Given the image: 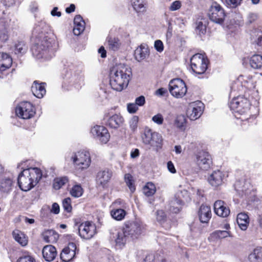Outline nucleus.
<instances>
[{"label": "nucleus", "instance_id": "nucleus-1", "mask_svg": "<svg viewBox=\"0 0 262 262\" xmlns=\"http://www.w3.org/2000/svg\"><path fill=\"white\" fill-rule=\"evenodd\" d=\"M132 76L130 67H113L110 72V84L116 91H121L127 87Z\"/></svg>", "mask_w": 262, "mask_h": 262}, {"label": "nucleus", "instance_id": "nucleus-2", "mask_svg": "<svg viewBox=\"0 0 262 262\" xmlns=\"http://www.w3.org/2000/svg\"><path fill=\"white\" fill-rule=\"evenodd\" d=\"M42 176V172L38 168L24 169L18 177V186L23 191H29L38 183Z\"/></svg>", "mask_w": 262, "mask_h": 262}, {"label": "nucleus", "instance_id": "nucleus-3", "mask_svg": "<svg viewBox=\"0 0 262 262\" xmlns=\"http://www.w3.org/2000/svg\"><path fill=\"white\" fill-rule=\"evenodd\" d=\"M50 26L45 21L37 23L32 31L33 36L35 37L36 41L44 40L47 48L52 47L54 40L49 36L50 35Z\"/></svg>", "mask_w": 262, "mask_h": 262}, {"label": "nucleus", "instance_id": "nucleus-4", "mask_svg": "<svg viewBox=\"0 0 262 262\" xmlns=\"http://www.w3.org/2000/svg\"><path fill=\"white\" fill-rule=\"evenodd\" d=\"M71 159L76 168L80 170L87 169L91 163L90 154L85 150L75 153Z\"/></svg>", "mask_w": 262, "mask_h": 262}, {"label": "nucleus", "instance_id": "nucleus-5", "mask_svg": "<svg viewBox=\"0 0 262 262\" xmlns=\"http://www.w3.org/2000/svg\"><path fill=\"white\" fill-rule=\"evenodd\" d=\"M169 91L175 98H181L186 94L187 88L184 81L180 78L171 80L169 83Z\"/></svg>", "mask_w": 262, "mask_h": 262}, {"label": "nucleus", "instance_id": "nucleus-6", "mask_svg": "<svg viewBox=\"0 0 262 262\" xmlns=\"http://www.w3.org/2000/svg\"><path fill=\"white\" fill-rule=\"evenodd\" d=\"M208 15L209 19L212 21L218 24H222L226 16L224 9L216 2H213L211 4L209 9Z\"/></svg>", "mask_w": 262, "mask_h": 262}, {"label": "nucleus", "instance_id": "nucleus-7", "mask_svg": "<svg viewBox=\"0 0 262 262\" xmlns=\"http://www.w3.org/2000/svg\"><path fill=\"white\" fill-rule=\"evenodd\" d=\"M250 103L249 100L243 96L234 97L230 102V108L235 113L244 115L249 112Z\"/></svg>", "mask_w": 262, "mask_h": 262}, {"label": "nucleus", "instance_id": "nucleus-8", "mask_svg": "<svg viewBox=\"0 0 262 262\" xmlns=\"http://www.w3.org/2000/svg\"><path fill=\"white\" fill-rule=\"evenodd\" d=\"M188 197L187 190L184 189L178 191L169 203V210L174 213L179 212L185 201H187Z\"/></svg>", "mask_w": 262, "mask_h": 262}, {"label": "nucleus", "instance_id": "nucleus-9", "mask_svg": "<svg viewBox=\"0 0 262 262\" xmlns=\"http://www.w3.org/2000/svg\"><path fill=\"white\" fill-rule=\"evenodd\" d=\"M36 42L31 49L33 56L38 59L44 58L45 60H48L50 59L51 56H48V55L52 52L51 49L52 47L47 48L44 40Z\"/></svg>", "mask_w": 262, "mask_h": 262}, {"label": "nucleus", "instance_id": "nucleus-10", "mask_svg": "<svg viewBox=\"0 0 262 262\" xmlns=\"http://www.w3.org/2000/svg\"><path fill=\"white\" fill-rule=\"evenodd\" d=\"M17 116L24 119H28L35 114L32 104L29 102H22L16 108Z\"/></svg>", "mask_w": 262, "mask_h": 262}, {"label": "nucleus", "instance_id": "nucleus-11", "mask_svg": "<svg viewBox=\"0 0 262 262\" xmlns=\"http://www.w3.org/2000/svg\"><path fill=\"white\" fill-rule=\"evenodd\" d=\"M78 232L81 238L89 239L96 234V227L90 222L82 223L78 226Z\"/></svg>", "mask_w": 262, "mask_h": 262}, {"label": "nucleus", "instance_id": "nucleus-12", "mask_svg": "<svg viewBox=\"0 0 262 262\" xmlns=\"http://www.w3.org/2000/svg\"><path fill=\"white\" fill-rule=\"evenodd\" d=\"M129 238L135 239L141 234L142 226L138 222H132L126 223L123 228Z\"/></svg>", "mask_w": 262, "mask_h": 262}, {"label": "nucleus", "instance_id": "nucleus-13", "mask_svg": "<svg viewBox=\"0 0 262 262\" xmlns=\"http://www.w3.org/2000/svg\"><path fill=\"white\" fill-rule=\"evenodd\" d=\"M94 138L102 144H106L110 140V135L107 129L103 126L96 125L91 129Z\"/></svg>", "mask_w": 262, "mask_h": 262}, {"label": "nucleus", "instance_id": "nucleus-14", "mask_svg": "<svg viewBox=\"0 0 262 262\" xmlns=\"http://www.w3.org/2000/svg\"><path fill=\"white\" fill-rule=\"evenodd\" d=\"M78 251L76 244L74 243H70L62 249L60 255V259L63 262H70L74 258Z\"/></svg>", "mask_w": 262, "mask_h": 262}, {"label": "nucleus", "instance_id": "nucleus-15", "mask_svg": "<svg viewBox=\"0 0 262 262\" xmlns=\"http://www.w3.org/2000/svg\"><path fill=\"white\" fill-rule=\"evenodd\" d=\"M112 172L108 169H102L99 171L96 177L97 185L103 188L107 187L112 177Z\"/></svg>", "mask_w": 262, "mask_h": 262}, {"label": "nucleus", "instance_id": "nucleus-16", "mask_svg": "<svg viewBox=\"0 0 262 262\" xmlns=\"http://www.w3.org/2000/svg\"><path fill=\"white\" fill-rule=\"evenodd\" d=\"M196 162L201 169L207 170L211 163V156L207 151H200L196 155Z\"/></svg>", "mask_w": 262, "mask_h": 262}, {"label": "nucleus", "instance_id": "nucleus-17", "mask_svg": "<svg viewBox=\"0 0 262 262\" xmlns=\"http://www.w3.org/2000/svg\"><path fill=\"white\" fill-rule=\"evenodd\" d=\"M203 104L201 102H193L189 105L187 114L191 120H195L202 115L203 112Z\"/></svg>", "mask_w": 262, "mask_h": 262}, {"label": "nucleus", "instance_id": "nucleus-18", "mask_svg": "<svg viewBox=\"0 0 262 262\" xmlns=\"http://www.w3.org/2000/svg\"><path fill=\"white\" fill-rule=\"evenodd\" d=\"M111 238L115 241L116 246L119 248L124 247L129 239L123 228L112 233Z\"/></svg>", "mask_w": 262, "mask_h": 262}, {"label": "nucleus", "instance_id": "nucleus-19", "mask_svg": "<svg viewBox=\"0 0 262 262\" xmlns=\"http://www.w3.org/2000/svg\"><path fill=\"white\" fill-rule=\"evenodd\" d=\"M213 209L215 213L222 217L228 216L230 212L229 208L225 205V202L222 200H217L214 202Z\"/></svg>", "mask_w": 262, "mask_h": 262}, {"label": "nucleus", "instance_id": "nucleus-20", "mask_svg": "<svg viewBox=\"0 0 262 262\" xmlns=\"http://www.w3.org/2000/svg\"><path fill=\"white\" fill-rule=\"evenodd\" d=\"M106 124L112 128L117 129L122 126L124 122L123 117L120 114H114L108 118L106 117Z\"/></svg>", "mask_w": 262, "mask_h": 262}, {"label": "nucleus", "instance_id": "nucleus-21", "mask_svg": "<svg viewBox=\"0 0 262 262\" xmlns=\"http://www.w3.org/2000/svg\"><path fill=\"white\" fill-rule=\"evenodd\" d=\"M135 59L138 61L146 59L149 55V49L146 44H141L135 51Z\"/></svg>", "mask_w": 262, "mask_h": 262}, {"label": "nucleus", "instance_id": "nucleus-22", "mask_svg": "<svg viewBox=\"0 0 262 262\" xmlns=\"http://www.w3.org/2000/svg\"><path fill=\"white\" fill-rule=\"evenodd\" d=\"M200 221L203 223H207L211 217V208L209 206L202 204L198 211Z\"/></svg>", "mask_w": 262, "mask_h": 262}, {"label": "nucleus", "instance_id": "nucleus-23", "mask_svg": "<svg viewBox=\"0 0 262 262\" xmlns=\"http://www.w3.org/2000/svg\"><path fill=\"white\" fill-rule=\"evenodd\" d=\"M224 174L220 170L214 171L208 178V182L211 185L216 187L221 185L223 182Z\"/></svg>", "mask_w": 262, "mask_h": 262}, {"label": "nucleus", "instance_id": "nucleus-24", "mask_svg": "<svg viewBox=\"0 0 262 262\" xmlns=\"http://www.w3.org/2000/svg\"><path fill=\"white\" fill-rule=\"evenodd\" d=\"M42 254L46 261H53L57 256L56 249L51 245L46 246L42 249Z\"/></svg>", "mask_w": 262, "mask_h": 262}, {"label": "nucleus", "instance_id": "nucleus-25", "mask_svg": "<svg viewBox=\"0 0 262 262\" xmlns=\"http://www.w3.org/2000/svg\"><path fill=\"white\" fill-rule=\"evenodd\" d=\"M190 66H208L209 60L205 53H196L190 58Z\"/></svg>", "mask_w": 262, "mask_h": 262}, {"label": "nucleus", "instance_id": "nucleus-26", "mask_svg": "<svg viewBox=\"0 0 262 262\" xmlns=\"http://www.w3.org/2000/svg\"><path fill=\"white\" fill-rule=\"evenodd\" d=\"M74 23L73 33L75 35H79L85 29V22L81 15H77L75 16Z\"/></svg>", "mask_w": 262, "mask_h": 262}, {"label": "nucleus", "instance_id": "nucleus-27", "mask_svg": "<svg viewBox=\"0 0 262 262\" xmlns=\"http://www.w3.org/2000/svg\"><path fill=\"white\" fill-rule=\"evenodd\" d=\"M45 83H39L37 81H34L31 87V91L33 95L38 98H41L46 94V91L45 88Z\"/></svg>", "mask_w": 262, "mask_h": 262}, {"label": "nucleus", "instance_id": "nucleus-28", "mask_svg": "<svg viewBox=\"0 0 262 262\" xmlns=\"http://www.w3.org/2000/svg\"><path fill=\"white\" fill-rule=\"evenodd\" d=\"M237 223L242 230H246L249 223V218L247 213L241 212L237 214Z\"/></svg>", "mask_w": 262, "mask_h": 262}, {"label": "nucleus", "instance_id": "nucleus-29", "mask_svg": "<svg viewBox=\"0 0 262 262\" xmlns=\"http://www.w3.org/2000/svg\"><path fill=\"white\" fill-rule=\"evenodd\" d=\"M249 262H262V247H257L249 254Z\"/></svg>", "mask_w": 262, "mask_h": 262}, {"label": "nucleus", "instance_id": "nucleus-30", "mask_svg": "<svg viewBox=\"0 0 262 262\" xmlns=\"http://www.w3.org/2000/svg\"><path fill=\"white\" fill-rule=\"evenodd\" d=\"M132 6L134 10L139 15L146 11L147 3L146 0H132Z\"/></svg>", "mask_w": 262, "mask_h": 262}, {"label": "nucleus", "instance_id": "nucleus-31", "mask_svg": "<svg viewBox=\"0 0 262 262\" xmlns=\"http://www.w3.org/2000/svg\"><path fill=\"white\" fill-rule=\"evenodd\" d=\"M42 237L46 243H56L59 237L58 234L54 230H48L42 233Z\"/></svg>", "mask_w": 262, "mask_h": 262}, {"label": "nucleus", "instance_id": "nucleus-32", "mask_svg": "<svg viewBox=\"0 0 262 262\" xmlns=\"http://www.w3.org/2000/svg\"><path fill=\"white\" fill-rule=\"evenodd\" d=\"M13 181L10 178L4 177L0 180V190L8 192L11 190Z\"/></svg>", "mask_w": 262, "mask_h": 262}, {"label": "nucleus", "instance_id": "nucleus-33", "mask_svg": "<svg viewBox=\"0 0 262 262\" xmlns=\"http://www.w3.org/2000/svg\"><path fill=\"white\" fill-rule=\"evenodd\" d=\"M13 236L15 240L22 246H25L28 244V239L24 233L19 230H14L13 233Z\"/></svg>", "mask_w": 262, "mask_h": 262}, {"label": "nucleus", "instance_id": "nucleus-34", "mask_svg": "<svg viewBox=\"0 0 262 262\" xmlns=\"http://www.w3.org/2000/svg\"><path fill=\"white\" fill-rule=\"evenodd\" d=\"M111 214L114 219L117 221H122L126 215V212L124 209L116 208L111 211Z\"/></svg>", "mask_w": 262, "mask_h": 262}, {"label": "nucleus", "instance_id": "nucleus-35", "mask_svg": "<svg viewBox=\"0 0 262 262\" xmlns=\"http://www.w3.org/2000/svg\"><path fill=\"white\" fill-rule=\"evenodd\" d=\"M28 47L25 42L23 41H17L14 46V52L17 55H22L26 53Z\"/></svg>", "mask_w": 262, "mask_h": 262}, {"label": "nucleus", "instance_id": "nucleus-36", "mask_svg": "<svg viewBox=\"0 0 262 262\" xmlns=\"http://www.w3.org/2000/svg\"><path fill=\"white\" fill-rule=\"evenodd\" d=\"M162 141V136L158 133L154 132L151 143H149V146L150 147H155L157 148V149L161 148Z\"/></svg>", "mask_w": 262, "mask_h": 262}, {"label": "nucleus", "instance_id": "nucleus-37", "mask_svg": "<svg viewBox=\"0 0 262 262\" xmlns=\"http://www.w3.org/2000/svg\"><path fill=\"white\" fill-rule=\"evenodd\" d=\"M68 182L69 179L67 177L56 178L53 181V187L56 190H59Z\"/></svg>", "mask_w": 262, "mask_h": 262}, {"label": "nucleus", "instance_id": "nucleus-38", "mask_svg": "<svg viewBox=\"0 0 262 262\" xmlns=\"http://www.w3.org/2000/svg\"><path fill=\"white\" fill-rule=\"evenodd\" d=\"M13 60L8 53L0 52V66H12Z\"/></svg>", "mask_w": 262, "mask_h": 262}, {"label": "nucleus", "instance_id": "nucleus-39", "mask_svg": "<svg viewBox=\"0 0 262 262\" xmlns=\"http://www.w3.org/2000/svg\"><path fill=\"white\" fill-rule=\"evenodd\" d=\"M154 132L149 128H145L144 133L142 135V140L143 143L146 145H149L151 143V140L152 138Z\"/></svg>", "mask_w": 262, "mask_h": 262}, {"label": "nucleus", "instance_id": "nucleus-40", "mask_svg": "<svg viewBox=\"0 0 262 262\" xmlns=\"http://www.w3.org/2000/svg\"><path fill=\"white\" fill-rule=\"evenodd\" d=\"M143 191L145 195L147 196H150L155 193L156 189L155 185L153 183L148 182L143 187Z\"/></svg>", "mask_w": 262, "mask_h": 262}, {"label": "nucleus", "instance_id": "nucleus-41", "mask_svg": "<svg viewBox=\"0 0 262 262\" xmlns=\"http://www.w3.org/2000/svg\"><path fill=\"white\" fill-rule=\"evenodd\" d=\"M186 124V119L185 116L181 115L178 116L175 120L174 124L177 127L179 128L181 130L185 129Z\"/></svg>", "mask_w": 262, "mask_h": 262}, {"label": "nucleus", "instance_id": "nucleus-42", "mask_svg": "<svg viewBox=\"0 0 262 262\" xmlns=\"http://www.w3.org/2000/svg\"><path fill=\"white\" fill-rule=\"evenodd\" d=\"M70 192L72 196L79 198L83 194V189L80 185L76 184L72 187Z\"/></svg>", "mask_w": 262, "mask_h": 262}, {"label": "nucleus", "instance_id": "nucleus-43", "mask_svg": "<svg viewBox=\"0 0 262 262\" xmlns=\"http://www.w3.org/2000/svg\"><path fill=\"white\" fill-rule=\"evenodd\" d=\"M99 97L102 101L109 99L111 96V91L105 87H101L98 91Z\"/></svg>", "mask_w": 262, "mask_h": 262}, {"label": "nucleus", "instance_id": "nucleus-44", "mask_svg": "<svg viewBox=\"0 0 262 262\" xmlns=\"http://www.w3.org/2000/svg\"><path fill=\"white\" fill-rule=\"evenodd\" d=\"M124 181L131 192H134L135 191L136 188L134 184V180L132 176L129 173L125 174L124 176Z\"/></svg>", "mask_w": 262, "mask_h": 262}, {"label": "nucleus", "instance_id": "nucleus-45", "mask_svg": "<svg viewBox=\"0 0 262 262\" xmlns=\"http://www.w3.org/2000/svg\"><path fill=\"white\" fill-rule=\"evenodd\" d=\"M107 41L110 49L116 51L119 49L120 42L118 38L110 37Z\"/></svg>", "mask_w": 262, "mask_h": 262}, {"label": "nucleus", "instance_id": "nucleus-46", "mask_svg": "<svg viewBox=\"0 0 262 262\" xmlns=\"http://www.w3.org/2000/svg\"><path fill=\"white\" fill-rule=\"evenodd\" d=\"M17 262H35V260L28 252H25L19 257Z\"/></svg>", "mask_w": 262, "mask_h": 262}, {"label": "nucleus", "instance_id": "nucleus-47", "mask_svg": "<svg viewBox=\"0 0 262 262\" xmlns=\"http://www.w3.org/2000/svg\"><path fill=\"white\" fill-rule=\"evenodd\" d=\"M251 66H262V56L259 55H254L250 59Z\"/></svg>", "mask_w": 262, "mask_h": 262}, {"label": "nucleus", "instance_id": "nucleus-48", "mask_svg": "<svg viewBox=\"0 0 262 262\" xmlns=\"http://www.w3.org/2000/svg\"><path fill=\"white\" fill-rule=\"evenodd\" d=\"M139 117L137 116H133L129 121L130 128L133 132L135 131L138 127Z\"/></svg>", "mask_w": 262, "mask_h": 262}, {"label": "nucleus", "instance_id": "nucleus-49", "mask_svg": "<svg viewBox=\"0 0 262 262\" xmlns=\"http://www.w3.org/2000/svg\"><path fill=\"white\" fill-rule=\"evenodd\" d=\"M62 207L65 211L70 212L72 207L71 205V200L70 198H67L62 201Z\"/></svg>", "mask_w": 262, "mask_h": 262}, {"label": "nucleus", "instance_id": "nucleus-50", "mask_svg": "<svg viewBox=\"0 0 262 262\" xmlns=\"http://www.w3.org/2000/svg\"><path fill=\"white\" fill-rule=\"evenodd\" d=\"M208 67H190L192 72L197 75L204 74L207 71Z\"/></svg>", "mask_w": 262, "mask_h": 262}, {"label": "nucleus", "instance_id": "nucleus-51", "mask_svg": "<svg viewBox=\"0 0 262 262\" xmlns=\"http://www.w3.org/2000/svg\"><path fill=\"white\" fill-rule=\"evenodd\" d=\"M213 234L219 238H223L229 236V233L225 230H217L213 233Z\"/></svg>", "mask_w": 262, "mask_h": 262}, {"label": "nucleus", "instance_id": "nucleus-52", "mask_svg": "<svg viewBox=\"0 0 262 262\" xmlns=\"http://www.w3.org/2000/svg\"><path fill=\"white\" fill-rule=\"evenodd\" d=\"M157 220L160 223L164 222L166 218L165 212L162 210H159L156 212Z\"/></svg>", "mask_w": 262, "mask_h": 262}, {"label": "nucleus", "instance_id": "nucleus-53", "mask_svg": "<svg viewBox=\"0 0 262 262\" xmlns=\"http://www.w3.org/2000/svg\"><path fill=\"white\" fill-rule=\"evenodd\" d=\"M196 30L200 35L204 34L206 31V25L203 24V23L201 21L197 23Z\"/></svg>", "mask_w": 262, "mask_h": 262}, {"label": "nucleus", "instance_id": "nucleus-54", "mask_svg": "<svg viewBox=\"0 0 262 262\" xmlns=\"http://www.w3.org/2000/svg\"><path fill=\"white\" fill-rule=\"evenodd\" d=\"M152 121L158 125H162L164 121V118L162 114L158 113L154 116L151 119Z\"/></svg>", "mask_w": 262, "mask_h": 262}, {"label": "nucleus", "instance_id": "nucleus-55", "mask_svg": "<svg viewBox=\"0 0 262 262\" xmlns=\"http://www.w3.org/2000/svg\"><path fill=\"white\" fill-rule=\"evenodd\" d=\"M138 110V106L135 103H128L127 104V110L129 114H135Z\"/></svg>", "mask_w": 262, "mask_h": 262}, {"label": "nucleus", "instance_id": "nucleus-56", "mask_svg": "<svg viewBox=\"0 0 262 262\" xmlns=\"http://www.w3.org/2000/svg\"><path fill=\"white\" fill-rule=\"evenodd\" d=\"M242 0H225L227 6L230 8H235L240 5Z\"/></svg>", "mask_w": 262, "mask_h": 262}, {"label": "nucleus", "instance_id": "nucleus-57", "mask_svg": "<svg viewBox=\"0 0 262 262\" xmlns=\"http://www.w3.org/2000/svg\"><path fill=\"white\" fill-rule=\"evenodd\" d=\"M8 39L7 30L4 28H0V41L5 42Z\"/></svg>", "mask_w": 262, "mask_h": 262}, {"label": "nucleus", "instance_id": "nucleus-58", "mask_svg": "<svg viewBox=\"0 0 262 262\" xmlns=\"http://www.w3.org/2000/svg\"><path fill=\"white\" fill-rule=\"evenodd\" d=\"M181 2L180 1H176L171 3L169 9L171 11H176L181 8Z\"/></svg>", "mask_w": 262, "mask_h": 262}, {"label": "nucleus", "instance_id": "nucleus-59", "mask_svg": "<svg viewBox=\"0 0 262 262\" xmlns=\"http://www.w3.org/2000/svg\"><path fill=\"white\" fill-rule=\"evenodd\" d=\"M154 47L159 52H162L164 50L163 43L160 40H157L155 41Z\"/></svg>", "mask_w": 262, "mask_h": 262}, {"label": "nucleus", "instance_id": "nucleus-60", "mask_svg": "<svg viewBox=\"0 0 262 262\" xmlns=\"http://www.w3.org/2000/svg\"><path fill=\"white\" fill-rule=\"evenodd\" d=\"M134 103L138 107L143 106L145 103V97L143 96H140L136 98Z\"/></svg>", "mask_w": 262, "mask_h": 262}, {"label": "nucleus", "instance_id": "nucleus-61", "mask_svg": "<svg viewBox=\"0 0 262 262\" xmlns=\"http://www.w3.org/2000/svg\"><path fill=\"white\" fill-rule=\"evenodd\" d=\"M114 205L116 207V208H123L124 209L126 208V204L124 201L121 199H118L116 200L114 203Z\"/></svg>", "mask_w": 262, "mask_h": 262}, {"label": "nucleus", "instance_id": "nucleus-62", "mask_svg": "<svg viewBox=\"0 0 262 262\" xmlns=\"http://www.w3.org/2000/svg\"><path fill=\"white\" fill-rule=\"evenodd\" d=\"M156 260L155 255L154 253L148 254L142 262H153Z\"/></svg>", "mask_w": 262, "mask_h": 262}, {"label": "nucleus", "instance_id": "nucleus-63", "mask_svg": "<svg viewBox=\"0 0 262 262\" xmlns=\"http://www.w3.org/2000/svg\"><path fill=\"white\" fill-rule=\"evenodd\" d=\"M97 262H115L114 258L111 256H104L99 259Z\"/></svg>", "mask_w": 262, "mask_h": 262}, {"label": "nucleus", "instance_id": "nucleus-64", "mask_svg": "<svg viewBox=\"0 0 262 262\" xmlns=\"http://www.w3.org/2000/svg\"><path fill=\"white\" fill-rule=\"evenodd\" d=\"M59 211H60V208H59V205L56 203H53L52 205V209L51 210V212L55 214H57L59 213Z\"/></svg>", "mask_w": 262, "mask_h": 262}]
</instances>
